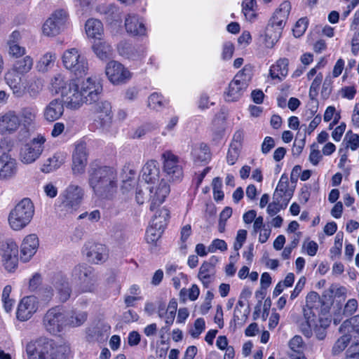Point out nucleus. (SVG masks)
Returning a JSON list of instances; mask_svg holds the SVG:
<instances>
[{"label": "nucleus", "mask_w": 359, "mask_h": 359, "mask_svg": "<svg viewBox=\"0 0 359 359\" xmlns=\"http://www.w3.org/2000/svg\"><path fill=\"white\" fill-rule=\"evenodd\" d=\"M88 183L94 194L103 198H111L118 189V175L113 167L91 166Z\"/></svg>", "instance_id": "nucleus-1"}, {"label": "nucleus", "mask_w": 359, "mask_h": 359, "mask_svg": "<svg viewBox=\"0 0 359 359\" xmlns=\"http://www.w3.org/2000/svg\"><path fill=\"white\" fill-rule=\"evenodd\" d=\"M142 179L149 184L147 189L150 192L151 205L150 210H154L156 206L161 204L170 191L167 181L162 179L159 181L160 170L158 162L154 160L146 163L142 170Z\"/></svg>", "instance_id": "nucleus-2"}, {"label": "nucleus", "mask_w": 359, "mask_h": 359, "mask_svg": "<svg viewBox=\"0 0 359 359\" xmlns=\"http://www.w3.org/2000/svg\"><path fill=\"white\" fill-rule=\"evenodd\" d=\"M34 215V203L30 198H24L11 210L8 218L9 226L13 230H21L30 223Z\"/></svg>", "instance_id": "nucleus-3"}, {"label": "nucleus", "mask_w": 359, "mask_h": 359, "mask_svg": "<svg viewBox=\"0 0 359 359\" xmlns=\"http://www.w3.org/2000/svg\"><path fill=\"white\" fill-rule=\"evenodd\" d=\"M71 279L79 285L83 292H94L97 289V273L87 264L80 263L75 265L71 271Z\"/></svg>", "instance_id": "nucleus-4"}, {"label": "nucleus", "mask_w": 359, "mask_h": 359, "mask_svg": "<svg viewBox=\"0 0 359 359\" xmlns=\"http://www.w3.org/2000/svg\"><path fill=\"white\" fill-rule=\"evenodd\" d=\"M252 72V66L245 65L242 70L236 74L233 79L230 82L226 93V100L227 101H237L242 97L251 81Z\"/></svg>", "instance_id": "nucleus-5"}, {"label": "nucleus", "mask_w": 359, "mask_h": 359, "mask_svg": "<svg viewBox=\"0 0 359 359\" xmlns=\"http://www.w3.org/2000/svg\"><path fill=\"white\" fill-rule=\"evenodd\" d=\"M64 67L75 76L81 77L88 71V62L78 49L72 48L66 50L62 55Z\"/></svg>", "instance_id": "nucleus-6"}, {"label": "nucleus", "mask_w": 359, "mask_h": 359, "mask_svg": "<svg viewBox=\"0 0 359 359\" xmlns=\"http://www.w3.org/2000/svg\"><path fill=\"white\" fill-rule=\"evenodd\" d=\"M91 104L90 111L94 114L95 128L102 132H108L112 123L111 104L106 100H98Z\"/></svg>", "instance_id": "nucleus-7"}, {"label": "nucleus", "mask_w": 359, "mask_h": 359, "mask_svg": "<svg viewBox=\"0 0 359 359\" xmlns=\"http://www.w3.org/2000/svg\"><path fill=\"white\" fill-rule=\"evenodd\" d=\"M46 137L38 134L20 149V159L25 164H30L36 161L43 153Z\"/></svg>", "instance_id": "nucleus-8"}, {"label": "nucleus", "mask_w": 359, "mask_h": 359, "mask_svg": "<svg viewBox=\"0 0 359 359\" xmlns=\"http://www.w3.org/2000/svg\"><path fill=\"white\" fill-rule=\"evenodd\" d=\"M83 195L84 191L81 187L71 184L60 196V205L59 207L61 210L72 212L79 207Z\"/></svg>", "instance_id": "nucleus-9"}, {"label": "nucleus", "mask_w": 359, "mask_h": 359, "mask_svg": "<svg viewBox=\"0 0 359 359\" xmlns=\"http://www.w3.org/2000/svg\"><path fill=\"white\" fill-rule=\"evenodd\" d=\"M67 316L59 306L48 309L43 318V325L50 334L60 332L67 325Z\"/></svg>", "instance_id": "nucleus-10"}, {"label": "nucleus", "mask_w": 359, "mask_h": 359, "mask_svg": "<svg viewBox=\"0 0 359 359\" xmlns=\"http://www.w3.org/2000/svg\"><path fill=\"white\" fill-rule=\"evenodd\" d=\"M53 340L40 338L31 341L26 346V352L29 359H52V351L54 346Z\"/></svg>", "instance_id": "nucleus-11"}, {"label": "nucleus", "mask_w": 359, "mask_h": 359, "mask_svg": "<svg viewBox=\"0 0 359 359\" xmlns=\"http://www.w3.org/2000/svg\"><path fill=\"white\" fill-rule=\"evenodd\" d=\"M1 262L8 272L15 270L18 264V247L13 240H6L0 248Z\"/></svg>", "instance_id": "nucleus-12"}, {"label": "nucleus", "mask_w": 359, "mask_h": 359, "mask_svg": "<svg viewBox=\"0 0 359 359\" xmlns=\"http://www.w3.org/2000/svg\"><path fill=\"white\" fill-rule=\"evenodd\" d=\"M163 170L170 180L180 181L183 177V170L179 157L170 151H165L161 155Z\"/></svg>", "instance_id": "nucleus-13"}, {"label": "nucleus", "mask_w": 359, "mask_h": 359, "mask_svg": "<svg viewBox=\"0 0 359 359\" xmlns=\"http://www.w3.org/2000/svg\"><path fill=\"white\" fill-rule=\"evenodd\" d=\"M83 100L86 104H91L99 100L102 92V85L100 81L95 77H89L83 81L79 86Z\"/></svg>", "instance_id": "nucleus-14"}, {"label": "nucleus", "mask_w": 359, "mask_h": 359, "mask_svg": "<svg viewBox=\"0 0 359 359\" xmlns=\"http://www.w3.org/2000/svg\"><path fill=\"white\" fill-rule=\"evenodd\" d=\"M67 17L68 15L65 11H56L43 24V33L48 36L57 35L64 29Z\"/></svg>", "instance_id": "nucleus-15"}, {"label": "nucleus", "mask_w": 359, "mask_h": 359, "mask_svg": "<svg viewBox=\"0 0 359 359\" xmlns=\"http://www.w3.org/2000/svg\"><path fill=\"white\" fill-rule=\"evenodd\" d=\"M105 73L113 84L126 83L131 78V73L121 63L111 60L107 64Z\"/></svg>", "instance_id": "nucleus-16"}, {"label": "nucleus", "mask_w": 359, "mask_h": 359, "mask_svg": "<svg viewBox=\"0 0 359 359\" xmlns=\"http://www.w3.org/2000/svg\"><path fill=\"white\" fill-rule=\"evenodd\" d=\"M82 252L89 262L95 264L103 263L108 258L107 247L100 243L88 242L84 245Z\"/></svg>", "instance_id": "nucleus-17"}, {"label": "nucleus", "mask_w": 359, "mask_h": 359, "mask_svg": "<svg viewBox=\"0 0 359 359\" xmlns=\"http://www.w3.org/2000/svg\"><path fill=\"white\" fill-rule=\"evenodd\" d=\"M61 97L62 98V102L67 108L70 109H78L85 102L79 86L74 81H69L68 88L63 90Z\"/></svg>", "instance_id": "nucleus-18"}, {"label": "nucleus", "mask_w": 359, "mask_h": 359, "mask_svg": "<svg viewBox=\"0 0 359 359\" xmlns=\"http://www.w3.org/2000/svg\"><path fill=\"white\" fill-rule=\"evenodd\" d=\"M39 306L38 297L30 295L23 297L18 306L17 318L20 321H26L37 311Z\"/></svg>", "instance_id": "nucleus-19"}, {"label": "nucleus", "mask_w": 359, "mask_h": 359, "mask_svg": "<svg viewBox=\"0 0 359 359\" xmlns=\"http://www.w3.org/2000/svg\"><path fill=\"white\" fill-rule=\"evenodd\" d=\"M87 165L86 146L84 143H79L76 145L72 155V172L74 175H81L84 172Z\"/></svg>", "instance_id": "nucleus-20"}, {"label": "nucleus", "mask_w": 359, "mask_h": 359, "mask_svg": "<svg viewBox=\"0 0 359 359\" xmlns=\"http://www.w3.org/2000/svg\"><path fill=\"white\" fill-rule=\"evenodd\" d=\"M118 54L128 60H140L144 53V48L140 46H135L127 41H121L117 45Z\"/></svg>", "instance_id": "nucleus-21"}, {"label": "nucleus", "mask_w": 359, "mask_h": 359, "mask_svg": "<svg viewBox=\"0 0 359 359\" xmlns=\"http://www.w3.org/2000/svg\"><path fill=\"white\" fill-rule=\"evenodd\" d=\"M20 126V120L15 111H8L0 115V133H13Z\"/></svg>", "instance_id": "nucleus-22"}, {"label": "nucleus", "mask_w": 359, "mask_h": 359, "mask_svg": "<svg viewBox=\"0 0 359 359\" xmlns=\"http://www.w3.org/2000/svg\"><path fill=\"white\" fill-rule=\"evenodd\" d=\"M22 76L13 67L8 69L4 75L6 84L11 89L13 95L18 98L23 97L24 88L21 83Z\"/></svg>", "instance_id": "nucleus-23"}, {"label": "nucleus", "mask_w": 359, "mask_h": 359, "mask_svg": "<svg viewBox=\"0 0 359 359\" xmlns=\"http://www.w3.org/2000/svg\"><path fill=\"white\" fill-rule=\"evenodd\" d=\"M39 248V239L36 234H29L27 236L21 245L20 259L22 262H27L36 252Z\"/></svg>", "instance_id": "nucleus-24"}, {"label": "nucleus", "mask_w": 359, "mask_h": 359, "mask_svg": "<svg viewBox=\"0 0 359 359\" xmlns=\"http://www.w3.org/2000/svg\"><path fill=\"white\" fill-rule=\"evenodd\" d=\"M125 28L132 36H144L146 34V27L141 18L136 14H128L125 19Z\"/></svg>", "instance_id": "nucleus-25"}, {"label": "nucleus", "mask_w": 359, "mask_h": 359, "mask_svg": "<svg viewBox=\"0 0 359 359\" xmlns=\"http://www.w3.org/2000/svg\"><path fill=\"white\" fill-rule=\"evenodd\" d=\"M64 111L62 102L59 99H54L45 107L43 116L46 121L54 122L63 115Z\"/></svg>", "instance_id": "nucleus-26"}, {"label": "nucleus", "mask_w": 359, "mask_h": 359, "mask_svg": "<svg viewBox=\"0 0 359 359\" xmlns=\"http://www.w3.org/2000/svg\"><path fill=\"white\" fill-rule=\"evenodd\" d=\"M17 172L16 161L8 154L4 153L0 156V180L13 177Z\"/></svg>", "instance_id": "nucleus-27"}, {"label": "nucleus", "mask_w": 359, "mask_h": 359, "mask_svg": "<svg viewBox=\"0 0 359 359\" xmlns=\"http://www.w3.org/2000/svg\"><path fill=\"white\" fill-rule=\"evenodd\" d=\"M288 187V178L285 175H283L273 193V199H278L288 204L294 194V190L289 189Z\"/></svg>", "instance_id": "nucleus-28"}, {"label": "nucleus", "mask_w": 359, "mask_h": 359, "mask_svg": "<svg viewBox=\"0 0 359 359\" xmlns=\"http://www.w3.org/2000/svg\"><path fill=\"white\" fill-rule=\"evenodd\" d=\"M67 154L62 151L56 152L52 157L45 161L41 171L45 173H49L58 169L66 161Z\"/></svg>", "instance_id": "nucleus-29"}, {"label": "nucleus", "mask_w": 359, "mask_h": 359, "mask_svg": "<svg viewBox=\"0 0 359 359\" xmlns=\"http://www.w3.org/2000/svg\"><path fill=\"white\" fill-rule=\"evenodd\" d=\"M43 88V81L38 76H33L27 81L23 86V96L27 93L32 99H36Z\"/></svg>", "instance_id": "nucleus-30"}, {"label": "nucleus", "mask_w": 359, "mask_h": 359, "mask_svg": "<svg viewBox=\"0 0 359 359\" xmlns=\"http://www.w3.org/2000/svg\"><path fill=\"white\" fill-rule=\"evenodd\" d=\"M92 49L96 56L102 60H107L112 57L113 48L109 43L104 41L100 39L95 41Z\"/></svg>", "instance_id": "nucleus-31"}, {"label": "nucleus", "mask_w": 359, "mask_h": 359, "mask_svg": "<svg viewBox=\"0 0 359 359\" xmlns=\"http://www.w3.org/2000/svg\"><path fill=\"white\" fill-rule=\"evenodd\" d=\"M53 285L59 296V299L62 302H67L70 297L72 289L67 280L62 276H58L55 278Z\"/></svg>", "instance_id": "nucleus-32"}, {"label": "nucleus", "mask_w": 359, "mask_h": 359, "mask_svg": "<svg viewBox=\"0 0 359 359\" xmlns=\"http://www.w3.org/2000/svg\"><path fill=\"white\" fill-rule=\"evenodd\" d=\"M37 114V110L33 107H25L20 109L18 115L20 123L25 128H29L34 124Z\"/></svg>", "instance_id": "nucleus-33"}, {"label": "nucleus", "mask_w": 359, "mask_h": 359, "mask_svg": "<svg viewBox=\"0 0 359 359\" xmlns=\"http://www.w3.org/2000/svg\"><path fill=\"white\" fill-rule=\"evenodd\" d=\"M215 267L212 264L204 262L200 267L198 278L205 287H208L210 283L214 279Z\"/></svg>", "instance_id": "nucleus-34"}, {"label": "nucleus", "mask_w": 359, "mask_h": 359, "mask_svg": "<svg viewBox=\"0 0 359 359\" xmlns=\"http://www.w3.org/2000/svg\"><path fill=\"white\" fill-rule=\"evenodd\" d=\"M69 81L62 74H57L50 80V90L55 94L62 95L63 90L68 88Z\"/></svg>", "instance_id": "nucleus-35"}, {"label": "nucleus", "mask_w": 359, "mask_h": 359, "mask_svg": "<svg viewBox=\"0 0 359 359\" xmlns=\"http://www.w3.org/2000/svg\"><path fill=\"white\" fill-rule=\"evenodd\" d=\"M282 34L280 28L267 25L265 31L264 43L267 48H272L278 41Z\"/></svg>", "instance_id": "nucleus-36"}, {"label": "nucleus", "mask_w": 359, "mask_h": 359, "mask_svg": "<svg viewBox=\"0 0 359 359\" xmlns=\"http://www.w3.org/2000/svg\"><path fill=\"white\" fill-rule=\"evenodd\" d=\"M56 59L55 53H46L37 62L36 68L39 72H47L54 66Z\"/></svg>", "instance_id": "nucleus-37"}, {"label": "nucleus", "mask_w": 359, "mask_h": 359, "mask_svg": "<svg viewBox=\"0 0 359 359\" xmlns=\"http://www.w3.org/2000/svg\"><path fill=\"white\" fill-rule=\"evenodd\" d=\"M170 218V211L167 208H162L154 215L151 225L160 230L164 231Z\"/></svg>", "instance_id": "nucleus-38"}, {"label": "nucleus", "mask_w": 359, "mask_h": 359, "mask_svg": "<svg viewBox=\"0 0 359 359\" xmlns=\"http://www.w3.org/2000/svg\"><path fill=\"white\" fill-rule=\"evenodd\" d=\"M86 32L89 37L98 38L103 32V25L101 21L90 19L86 23Z\"/></svg>", "instance_id": "nucleus-39"}, {"label": "nucleus", "mask_w": 359, "mask_h": 359, "mask_svg": "<svg viewBox=\"0 0 359 359\" xmlns=\"http://www.w3.org/2000/svg\"><path fill=\"white\" fill-rule=\"evenodd\" d=\"M33 65V58L29 55H27L22 59L15 61L13 67L17 72L21 74V75H25L31 71Z\"/></svg>", "instance_id": "nucleus-40"}, {"label": "nucleus", "mask_w": 359, "mask_h": 359, "mask_svg": "<svg viewBox=\"0 0 359 359\" xmlns=\"http://www.w3.org/2000/svg\"><path fill=\"white\" fill-rule=\"evenodd\" d=\"M192 154L196 162H208L211 158V154L209 147L204 143H201L199 147H196Z\"/></svg>", "instance_id": "nucleus-41"}, {"label": "nucleus", "mask_w": 359, "mask_h": 359, "mask_svg": "<svg viewBox=\"0 0 359 359\" xmlns=\"http://www.w3.org/2000/svg\"><path fill=\"white\" fill-rule=\"evenodd\" d=\"M168 104V101L158 93H152L148 98V107L156 111L164 108Z\"/></svg>", "instance_id": "nucleus-42"}, {"label": "nucleus", "mask_w": 359, "mask_h": 359, "mask_svg": "<svg viewBox=\"0 0 359 359\" xmlns=\"http://www.w3.org/2000/svg\"><path fill=\"white\" fill-rule=\"evenodd\" d=\"M101 13L104 14L109 22L117 21L121 18V12L117 6L109 4L100 8Z\"/></svg>", "instance_id": "nucleus-43"}, {"label": "nucleus", "mask_w": 359, "mask_h": 359, "mask_svg": "<svg viewBox=\"0 0 359 359\" xmlns=\"http://www.w3.org/2000/svg\"><path fill=\"white\" fill-rule=\"evenodd\" d=\"M339 332L344 334L348 338H350L351 346L348 348H351L352 352H355V348L359 346V328H346L344 330L339 329Z\"/></svg>", "instance_id": "nucleus-44"}, {"label": "nucleus", "mask_w": 359, "mask_h": 359, "mask_svg": "<svg viewBox=\"0 0 359 359\" xmlns=\"http://www.w3.org/2000/svg\"><path fill=\"white\" fill-rule=\"evenodd\" d=\"M52 359H67L70 353V348L66 344H57L53 341Z\"/></svg>", "instance_id": "nucleus-45"}, {"label": "nucleus", "mask_w": 359, "mask_h": 359, "mask_svg": "<svg viewBox=\"0 0 359 359\" xmlns=\"http://www.w3.org/2000/svg\"><path fill=\"white\" fill-rule=\"evenodd\" d=\"M343 237L344 235L342 232L337 233L334 238V246L330 249V257L332 259H335L340 256L341 253Z\"/></svg>", "instance_id": "nucleus-46"}, {"label": "nucleus", "mask_w": 359, "mask_h": 359, "mask_svg": "<svg viewBox=\"0 0 359 359\" xmlns=\"http://www.w3.org/2000/svg\"><path fill=\"white\" fill-rule=\"evenodd\" d=\"M307 307L318 312L321 316H325L329 313L330 305L329 303H326L324 299L320 298V297L318 295V299L316 301V303H313Z\"/></svg>", "instance_id": "nucleus-47"}, {"label": "nucleus", "mask_w": 359, "mask_h": 359, "mask_svg": "<svg viewBox=\"0 0 359 359\" xmlns=\"http://www.w3.org/2000/svg\"><path fill=\"white\" fill-rule=\"evenodd\" d=\"M163 231L150 225L147 229L145 238L148 243L154 244L161 237Z\"/></svg>", "instance_id": "nucleus-48"}, {"label": "nucleus", "mask_w": 359, "mask_h": 359, "mask_svg": "<svg viewBox=\"0 0 359 359\" xmlns=\"http://www.w3.org/2000/svg\"><path fill=\"white\" fill-rule=\"evenodd\" d=\"M350 343V338L342 334V336L339 338L334 343L332 353L333 355H338L341 353Z\"/></svg>", "instance_id": "nucleus-49"}, {"label": "nucleus", "mask_w": 359, "mask_h": 359, "mask_svg": "<svg viewBox=\"0 0 359 359\" xmlns=\"http://www.w3.org/2000/svg\"><path fill=\"white\" fill-rule=\"evenodd\" d=\"M255 5V0H243L242 4V11L246 19L252 20L255 17V14L254 13V7Z\"/></svg>", "instance_id": "nucleus-50"}, {"label": "nucleus", "mask_w": 359, "mask_h": 359, "mask_svg": "<svg viewBox=\"0 0 359 359\" xmlns=\"http://www.w3.org/2000/svg\"><path fill=\"white\" fill-rule=\"evenodd\" d=\"M213 196L215 201H222L224 198V193L222 190V180L220 177H217L212 180V182Z\"/></svg>", "instance_id": "nucleus-51"}, {"label": "nucleus", "mask_w": 359, "mask_h": 359, "mask_svg": "<svg viewBox=\"0 0 359 359\" xmlns=\"http://www.w3.org/2000/svg\"><path fill=\"white\" fill-rule=\"evenodd\" d=\"M291 10V5L289 1L283 2L279 8L274 12L273 16L278 17V18L286 20L289 15V13Z\"/></svg>", "instance_id": "nucleus-52"}, {"label": "nucleus", "mask_w": 359, "mask_h": 359, "mask_svg": "<svg viewBox=\"0 0 359 359\" xmlns=\"http://www.w3.org/2000/svg\"><path fill=\"white\" fill-rule=\"evenodd\" d=\"M87 319V315L84 312L79 313H74L68 318H67V325H69L72 327H78L82 325Z\"/></svg>", "instance_id": "nucleus-53"}, {"label": "nucleus", "mask_w": 359, "mask_h": 359, "mask_svg": "<svg viewBox=\"0 0 359 359\" xmlns=\"http://www.w3.org/2000/svg\"><path fill=\"white\" fill-rule=\"evenodd\" d=\"M288 204L280 201L278 199H273V201L270 203L267 207V213L273 216L276 215L280 210L286 208Z\"/></svg>", "instance_id": "nucleus-54"}, {"label": "nucleus", "mask_w": 359, "mask_h": 359, "mask_svg": "<svg viewBox=\"0 0 359 359\" xmlns=\"http://www.w3.org/2000/svg\"><path fill=\"white\" fill-rule=\"evenodd\" d=\"M308 26V20L306 18H300L293 28V34L295 37H300L304 34Z\"/></svg>", "instance_id": "nucleus-55"}, {"label": "nucleus", "mask_w": 359, "mask_h": 359, "mask_svg": "<svg viewBox=\"0 0 359 359\" xmlns=\"http://www.w3.org/2000/svg\"><path fill=\"white\" fill-rule=\"evenodd\" d=\"M53 297V290L50 287H44L39 290V297L43 305H47Z\"/></svg>", "instance_id": "nucleus-56"}, {"label": "nucleus", "mask_w": 359, "mask_h": 359, "mask_svg": "<svg viewBox=\"0 0 359 359\" xmlns=\"http://www.w3.org/2000/svg\"><path fill=\"white\" fill-rule=\"evenodd\" d=\"M217 250L222 252L227 250V244L224 240L216 238L213 240L211 244L208 247V251L209 252L213 253Z\"/></svg>", "instance_id": "nucleus-57"}, {"label": "nucleus", "mask_w": 359, "mask_h": 359, "mask_svg": "<svg viewBox=\"0 0 359 359\" xmlns=\"http://www.w3.org/2000/svg\"><path fill=\"white\" fill-rule=\"evenodd\" d=\"M205 323L203 318H197L194 322V329L190 330V334L194 338H197L205 330Z\"/></svg>", "instance_id": "nucleus-58"}, {"label": "nucleus", "mask_w": 359, "mask_h": 359, "mask_svg": "<svg viewBox=\"0 0 359 359\" xmlns=\"http://www.w3.org/2000/svg\"><path fill=\"white\" fill-rule=\"evenodd\" d=\"M241 148L230 145L226 155V161L229 165H233L236 163L240 154Z\"/></svg>", "instance_id": "nucleus-59"}, {"label": "nucleus", "mask_w": 359, "mask_h": 359, "mask_svg": "<svg viewBox=\"0 0 359 359\" xmlns=\"http://www.w3.org/2000/svg\"><path fill=\"white\" fill-rule=\"evenodd\" d=\"M304 316L306 320V323L309 327H312L314 325L315 319L317 316H321L318 312L315 311L313 309H311L310 308L305 306L304 308Z\"/></svg>", "instance_id": "nucleus-60"}, {"label": "nucleus", "mask_w": 359, "mask_h": 359, "mask_svg": "<svg viewBox=\"0 0 359 359\" xmlns=\"http://www.w3.org/2000/svg\"><path fill=\"white\" fill-rule=\"evenodd\" d=\"M10 55L18 58L23 56L26 53V50L24 47L19 46L18 43H11L8 45Z\"/></svg>", "instance_id": "nucleus-61"}, {"label": "nucleus", "mask_w": 359, "mask_h": 359, "mask_svg": "<svg viewBox=\"0 0 359 359\" xmlns=\"http://www.w3.org/2000/svg\"><path fill=\"white\" fill-rule=\"evenodd\" d=\"M359 328V315L355 316L348 320H346L340 326V330L346 328Z\"/></svg>", "instance_id": "nucleus-62"}, {"label": "nucleus", "mask_w": 359, "mask_h": 359, "mask_svg": "<svg viewBox=\"0 0 359 359\" xmlns=\"http://www.w3.org/2000/svg\"><path fill=\"white\" fill-rule=\"evenodd\" d=\"M303 344V339L299 335L294 336L289 342L290 348L295 352H299L302 348Z\"/></svg>", "instance_id": "nucleus-63"}, {"label": "nucleus", "mask_w": 359, "mask_h": 359, "mask_svg": "<svg viewBox=\"0 0 359 359\" xmlns=\"http://www.w3.org/2000/svg\"><path fill=\"white\" fill-rule=\"evenodd\" d=\"M346 137H348V144L352 150H355L359 147V135L353 134L351 131L346 133Z\"/></svg>", "instance_id": "nucleus-64"}]
</instances>
